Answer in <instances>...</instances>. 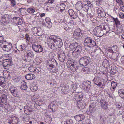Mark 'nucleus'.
I'll return each instance as SVG.
<instances>
[{
	"instance_id": "f257e3e1",
	"label": "nucleus",
	"mask_w": 124,
	"mask_h": 124,
	"mask_svg": "<svg viewBox=\"0 0 124 124\" xmlns=\"http://www.w3.org/2000/svg\"><path fill=\"white\" fill-rule=\"evenodd\" d=\"M104 25H100L96 27L93 30V33L98 37H101L105 34L107 31Z\"/></svg>"
},
{
	"instance_id": "f03ea898",
	"label": "nucleus",
	"mask_w": 124,
	"mask_h": 124,
	"mask_svg": "<svg viewBox=\"0 0 124 124\" xmlns=\"http://www.w3.org/2000/svg\"><path fill=\"white\" fill-rule=\"evenodd\" d=\"M84 44L85 46L89 47L96 46L95 42L90 37H87L85 38L84 41Z\"/></svg>"
},
{
	"instance_id": "7ed1b4c3",
	"label": "nucleus",
	"mask_w": 124,
	"mask_h": 124,
	"mask_svg": "<svg viewBox=\"0 0 124 124\" xmlns=\"http://www.w3.org/2000/svg\"><path fill=\"white\" fill-rule=\"evenodd\" d=\"M90 58L88 56H85L80 58L79 62L80 65L83 66H87L90 62Z\"/></svg>"
},
{
	"instance_id": "20e7f679",
	"label": "nucleus",
	"mask_w": 124,
	"mask_h": 124,
	"mask_svg": "<svg viewBox=\"0 0 124 124\" xmlns=\"http://www.w3.org/2000/svg\"><path fill=\"white\" fill-rule=\"evenodd\" d=\"M75 63V62L68 61L67 62V65L69 69L72 71H75L79 68V66Z\"/></svg>"
},
{
	"instance_id": "39448f33",
	"label": "nucleus",
	"mask_w": 124,
	"mask_h": 124,
	"mask_svg": "<svg viewBox=\"0 0 124 124\" xmlns=\"http://www.w3.org/2000/svg\"><path fill=\"white\" fill-rule=\"evenodd\" d=\"M8 94L7 92L4 91H2L1 93H0V103H5L7 102V100Z\"/></svg>"
},
{
	"instance_id": "423d86ee",
	"label": "nucleus",
	"mask_w": 124,
	"mask_h": 124,
	"mask_svg": "<svg viewBox=\"0 0 124 124\" xmlns=\"http://www.w3.org/2000/svg\"><path fill=\"white\" fill-rule=\"evenodd\" d=\"M57 56L60 62H63L65 61L66 56L63 50H60L58 52Z\"/></svg>"
},
{
	"instance_id": "0eeeda50",
	"label": "nucleus",
	"mask_w": 124,
	"mask_h": 124,
	"mask_svg": "<svg viewBox=\"0 0 124 124\" xmlns=\"http://www.w3.org/2000/svg\"><path fill=\"white\" fill-rule=\"evenodd\" d=\"M47 44L48 46L52 49L56 50L57 48V46L56 45L54 39H48Z\"/></svg>"
},
{
	"instance_id": "6e6552de",
	"label": "nucleus",
	"mask_w": 124,
	"mask_h": 124,
	"mask_svg": "<svg viewBox=\"0 0 124 124\" xmlns=\"http://www.w3.org/2000/svg\"><path fill=\"white\" fill-rule=\"evenodd\" d=\"M69 48L70 49L73 50L75 49L74 50L79 52L82 49V47L78 45V44L76 42L71 44L69 46Z\"/></svg>"
},
{
	"instance_id": "1a4fd4ad",
	"label": "nucleus",
	"mask_w": 124,
	"mask_h": 124,
	"mask_svg": "<svg viewBox=\"0 0 124 124\" xmlns=\"http://www.w3.org/2000/svg\"><path fill=\"white\" fill-rule=\"evenodd\" d=\"M12 64L11 59H6L4 60L3 62V65L4 68L7 69L9 68V67L11 66Z\"/></svg>"
},
{
	"instance_id": "9d476101",
	"label": "nucleus",
	"mask_w": 124,
	"mask_h": 124,
	"mask_svg": "<svg viewBox=\"0 0 124 124\" xmlns=\"http://www.w3.org/2000/svg\"><path fill=\"white\" fill-rule=\"evenodd\" d=\"M32 47L34 51L37 53L41 52L43 50V48L42 46L39 45L33 44Z\"/></svg>"
},
{
	"instance_id": "9b49d317",
	"label": "nucleus",
	"mask_w": 124,
	"mask_h": 124,
	"mask_svg": "<svg viewBox=\"0 0 124 124\" xmlns=\"http://www.w3.org/2000/svg\"><path fill=\"white\" fill-rule=\"evenodd\" d=\"M12 44L9 43L8 45H3V43H2L0 45V46L3 48V49L5 51H9L12 48Z\"/></svg>"
},
{
	"instance_id": "f8f14e48",
	"label": "nucleus",
	"mask_w": 124,
	"mask_h": 124,
	"mask_svg": "<svg viewBox=\"0 0 124 124\" xmlns=\"http://www.w3.org/2000/svg\"><path fill=\"white\" fill-rule=\"evenodd\" d=\"M101 107L103 109L106 110L108 108L107 106V102L104 99H101L100 102Z\"/></svg>"
},
{
	"instance_id": "ddd939ff",
	"label": "nucleus",
	"mask_w": 124,
	"mask_h": 124,
	"mask_svg": "<svg viewBox=\"0 0 124 124\" xmlns=\"http://www.w3.org/2000/svg\"><path fill=\"white\" fill-rule=\"evenodd\" d=\"M68 12L70 16L73 19H76L78 16L77 13L72 9H69Z\"/></svg>"
},
{
	"instance_id": "4468645a",
	"label": "nucleus",
	"mask_w": 124,
	"mask_h": 124,
	"mask_svg": "<svg viewBox=\"0 0 124 124\" xmlns=\"http://www.w3.org/2000/svg\"><path fill=\"white\" fill-rule=\"evenodd\" d=\"M55 64H46L47 67L50 69H51L53 72H55L58 71V66L56 65V66H55Z\"/></svg>"
},
{
	"instance_id": "2eb2a0df",
	"label": "nucleus",
	"mask_w": 124,
	"mask_h": 124,
	"mask_svg": "<svg viewBox=\"0 0 124 124\" xmlns=\"http://www.w3.org/2000/svg\"><path fill=\"white\" fill-rule=\"evenodd\" d=\"M97 13L99 16L104 17L106 16V13L101 8H99L97 10Z\"/></svg>"
},
{
	"instance_id": "dca6fc26",
	"label": "nucleus",
	"mask_w": 124,
	"mask_h": 124,
	"mask_svg": "<svg viewBox=\"0 0 124 124\" xmlns=\"http://www.w3.org/2000/svg\"><path fill=\"white\" fill-rule=\"evenodd\" d=\"M73 35L75 36H80L82 35V33H81V31L79 28L76 30L74 32Z\"/></svg>"
},
{
	"instance_id": "f3484780",
	"label": "nucleus",
	"mask_w": 124,
	"mask_h": 124,
	"mask_svg": "<svg viewBox=\"0 0 124 124\" xmlns=\"http://www.w3.org/2000/svg\"><path fill=\"white\" fill-rule=\"evenodd\" d=\"M74 118L76 121H79L83 120L85 118V116L83 115H79L75 116Z\"/></svg>"
},
{
	"instance_id": "a211bd4d",
	"label": "nucleus",
	"mask_w": 124,
	"mask_h": 124,
	"mask_svg": "<svg viewBox=\"0 0 124 124\" xmlns=\"http://www.w3.org/2000/svg\"><path fill=\"white\" fill-rule=\"evenodd\" d=\"M26 55L28 58L29 59H30L31 61L32 58L34 56V54L33 52L31 50H28L26 52Z\"/></svg>"
},
{
	"instance_id": "6ab92c4d",
	"label": "nucleus",
	"mask_w": 124,
	"mask_h": 124,
	"mask_svg": "<svg viewBox=\"0 0 124 124\" xmlns=\"http://www.w3.org/2000/svg\"><path fill=\"white\" fill-rule=\"evenodd\" d=\"M25 77L26 79L28 80H32L35 78V75L32 74H28L25 75Z\"/></svg>"
},
{
	"instance_id": "aec40b11",
	"label": "nucleus",
	"mask_w": 124,
	"mask_h": 124,
	"mask_svg": "<svg viewBox=\"0 0 124 124\" xmlns=\"http://www.w3.org/2000/svg\"><path fill=\"white\" fill-rule=\"evenodd\" d=\"M56 64L57 66H58V63L54 59L51 60H47L46 64L51 65V64Z\"/></svg>"
},
{
	"instance_id": "412c9836",
	"label": "nucleus",
	"mask_w": 124,
	"mask_h": 124,
	"mask_svg": "<svg viewBox=\"0 0 124 124\" xmlns=\"http://www.w3.org/2000/svg\"><path fill=\"white\" fill-rule=\"evenodd\" d=\"M82 50H81L80 52L77 50H74L72 53L73 56L74 58L77 59L78 58L79 56L80 53Z\"/></svg>"
},
{
	"instance_id": "4be33fe9",
	"label": "nucleus",
	"mask_w": 124,
	"mask_h": 124,
	"mask_svg": "<svg viewBox=\"0 0 124 124\" xmlns=\"http://www.w3.org/2000/svg\"><path fill=\"white\" fill-rule=\"evenodd\" d=\"M83 4L80 1L77 2L75 5V8L77 10H80L83 8Z\"/></svg>"
},
{
	"instance_id": "5701e85b",
	"label": "nucleus",
	"mask_w": 124,
	"mask_h": 124,
	"mask_svg": "<svg viewBox=\"0 0 124 124\" xmlns=\"http://www.w3.org/2000/svg\"><path fill=\"white\" fill-rule=\"evenodd\" d=\"M54 41H55V43L56 45L57 46V48H60L62 45V43L60 39L59 40H58L57 39H54Z\"/></svg>"
},
{
	"instance_id": "b1692460",
	"label": "nucleus",
	"mask_w": 124,
	"mask_h": 124,
	"mask_svg": "<svg viewBox=\"0 0 124 124\" xmlns=\"http://www.w3.org/2000/svg\"><path fill=\"white\" fill-rule=\"evenodd\" d=\"M8 15L7 14H5L1 18V21L5 23H7L8 20Z\"/></svg>"
},
{
	"instance_id": "393cba45",
	"label": "nucleus",
	"mask_w": 124,
	"mask_h": 124,
	"mask_svg": "<svg viewBox=\"0 0 124 124\" xmlns=\"http://www.w3.org/2000/svg\"><path fill=\"white\" fill-rule=\"evenodd\" d=\"M110 47H109L108 48V51H109V53H110L112 54L113 53H114V51H113V50H111V48H109ZM112 54H111V55H109V57L110 58V59H112L114 60H115L116 59L117 57V55H116L115 57H114L113 55L112 56Z\"/></svg>"
},
{
	"instance_id": "a878e982",
	"label": "nucleus",
	"mask_w": 124,
	"mask_h": 124,
	"mask_svg": "<svg viewBox=\"0 0 124 124\" xmlns=\"http://www.w3.org/2000/svg\"><path fill=\"white\" fill-rule=\"evenodd\" d=\"M18 119L15 117L11 118L10 120L9 123L10 124H16L18 123Z\"/></svg>"
},
{
	"instance_id": "bb28decb",
	"label": "nucleus",
	"mask_w": 124,
	"mask_h": 124,
	"mask_svg": "<svg viewBox=\"0 0 124 124\" xmlns=\"http://www.w3.org/2000/svg\"><path fill=\"white\" fill-rule=\"evenodd\" d=\"M13 19L17 21L16 23L18 25H20L23 23L22 20L20 17H14Z\"/></svg>"
},
{
	"instance_id": "cd10ccee",
	"label": "nucleus",
	"mask_w": 124,
	"mask_h": 124,
	"mask_svg": "<svg viewBox=\"0 0 124 124\" xmlns=\"http://www.w3.org/2000/svg\"><path fill=\"white\" fill-rule=\"evenodd\" d=\"M118 94L119 96L122 98L124 99V89H121L118 90Z\"/></svg>"
},
{
	"instance_id": "c85d7f7f",
	"label": "nucleus",
	"mask_w": 124,
	"mask_h": 124,
	"mask_svg": "<svg viewBox=\"0 0 124 124\" xmlns=\"http://www.w3.org/2000/svg\"><path fill=\"white\" fill-rule=\"evenodd\" d=\"M117 84V83L116 82L112 81L111 82L110 89L112 92L113 90L112 89V88L114 90L116 87Z\"/></svg>"
},
{
	"instance_id": "c756f323",
	"label": "nucleus",
	"mask_w": 124,
	"mask_h": 124,
	"mask_svg": "<svg viewBox=\"0 0 124 124\" xmlns=\"http://www.w3.org/2000/svg\"><path fill=\"white\" fill-rule=\"evenodd\" d=\"M81 71L85 74L88 73L90 72V69L88 67H85L83 68Z\"/></svg>"
},
{
	"instance_id": "7c9ffc66",
	"label": "nucleus",
	"mask_w": 124,
	"mask_h": 124,
	"mask_svg": "<svg viewBox=\"0 0 124 124\" xmlns=\"http://www.w3.org/2000/svg\"><path fill=\"white\" fill-rule=\"evenodd\" d=\"M13 95L16 97H18L19 96V93L18 89L14 92L12 94Z\"/></svg>"
},
{
	"instance_id": "2f4dec72",
	"label": "nucleus",
	"mask_w": 124,
	"mask_h": 124,
	"mask_svg": "<svg viewBox=\"0 0 124 124\" xmlns=\"http://www.w3.org/2000/svg\"><path fill=\"white\" fill-rule=\"evenodd\" d=\"M45 25L46 27L48 28H50L52 25V23L50 22L49 21L48 22H46L45 24Z\"/></svg>"
},
{
	"instance_id": "473e14b6",
	"label": "nucleus",
	"mask_w": 124,
	"mask_h": 124,
	"mask_svg": "<svg viewBox=\"0 0 124 124\" xmlns=\"http://www.w3.org/2000/svg\"><path fill=\"white\" fill-rule=\"evenodd\" d=\"M27 11L30 14H33L35 12V9L33 8H30L27 9Z\"/></svg>"
},
{
	"instance_id": "72a5a7b5",
	"label": "nucleus",
	"mask_w": 124,
	"mask_h": 124,
	"mask_svg": "<svg viewBox=\"0 0 124 124\" xmlns=\"http://www.w3.org/2000/svg\"><path fill=\"white\" fill-rule=\"evenodd\" d=\"M109 48H111L113 51H114V53H116L117 52V46L116 45H115L113 46H111Z\"/></svg>"
},
{
	"instance_id": "f704fd0d",
	"label": "nucleus",
	"mask_w": 124,
	"mask_h": 124,
	"mask_svg": "<svg viewBox=\"0 0 124 124\" xmlns=\"http://www.w3.org/2000/svg\"><path fill=\"white\" fill-rule=\"evenodd\" d=\"M27 86L26 85V83L24 82L21 86L20 88L22 90H26L27 88Z\"/></svg>"
},
{
	"instance_id": "c9c22d12",
	"label": "nucleus",
	"mask_w": 124,
	"mask_h": 124,
	"mask_svg": "<svg viewBox=\"0 0 124 124\" xmlns=\"http://www.w3.org/2000/svg\"><path fill=\"white\" fill-rule=\"evenodd\" d=\"M109 62L108 60H104L103 62V65H104L106 66V67L109 65Z\"/></svg>"
},
{
	"instance_id": "e433bc0d",
	"label": "nucleus",
	"mask_w": 124,
	"mask_h": 124,
	"mask_svg": "<svg viewBox=\"0 0 124 124\" xmlns=\"http://www.w3.org/2000/svg\"><path fill=\"white\" fill-rule=\"evenodd\" d=\"M17 89V88L11 86L10 87L9 90L12 94L16 90V89Z\"/></svg>"
},
{
	"instance_id": "4c0bfd02",
	"label": "nucleus",
	"mask_w": 124,
	"mask_h": 124,
	"mask_svg": "<svg viewBox=\"0 0 124 124\" xmlns=\"http://www.w3.org/2000/svg\"><path fill=\"white\" fill-rule=\"evenodd\" d=\"M32 29L31 30H32L34 34H37L39 32V31L38 28L34 27V28H32Z\"/></svg>"
},
{
	"instance_id": "58836bf2",
	"label": "nucleus",
	"mask_w": 124,
	"mask_h": 124,
	"mask_svg": "<svg viewBox=\"0 0 124 124\" xmlns=\"http://www.w3.org/2000/svg\"><path fill=\"white\" fill-rule=\"evenodd\" d=\"M89 8V6L86 4L83 6V8L85 11H88Z\"/></svg>"
},
{
	"instance_id": "ea45409f",
	"label": "nucleus",
	"mask_w": 124,
	"mask_h": 124,
	"mask_svg": "<svg viewBox=\"0 0 124 124\" xmlns=\"http://www.w3.org/2000/svg\"><path fill=\"white\" fill-rule=\"evenodd\" d=\"M64 122H65V124H73V121L71 119H67Z\"/></svg>"
},
{
	"instance_id": "a19ab883",
	"label": "nucleus",
	"mask_w": 124,
	"mask_h": 124,
	"mask_svg": "<svg viewBox=\"0 0 124 124\" xmlns=\"http://www.w3.org/2000/svg\"><path fill=\"white\" fill-rule=\"evenodd\" d=\"M85 107V105L83 104L82 102H81L79 103L78 105V107H79L80 108L83 109Z\"/></svg>"
},
{
	"instance_id": "79ce46f5",
	"label": "nucleus",
	"mask_w": 124,
	"mask_h": 124,
	"mask_svg": "<svg viewBox=\"0 0 124 124\" xmlns=\"http://www.w3.org/2000/svg\"><path fill=\"white\" fill-rule=\"evenodd\" d=\"M60 8H61V9L62 11L65 9V4L63 3L59 5Z\"/></svg>"
},
{
	"instance_id": "37998d69",
	"label": "nucleus",
	"mask_w": 124,
	"mask_h": 124,
	"mask_svg": "<svg viewBox=\"0 0 124 124\" xmlns=\"http://www.w3.org/2000/svg\"><path fill=\"white\" fill-rule=\"evenodd\" d=\"M7 85V83L6 81L2 82L1 83H0V85L3 87H5Z\"/></svg>"
},
{
	"instance_id": "c03bdc74",
	"label": "nucleus",
	"mask_w": 124,
	"mask_h": 124,
	"mask_svg": "<svg viewBox=\"0 0 124 124\" xmlns=\"http://www.w3.org/2000/svg\"><path fill=\"white\" fill-rule=\"evenodd\" d=\"M91 82L90 81H87L85 82V86L91 87Z\"/></svg>"
},
{
	"instance_id": "a18cd8bd",
	"label": "nucleus",
	"mask_w": 124,
	"mask_h": 124,
	"mask_svg": "<svg viewBox=\"0 0 124 124\" xmlns=\"http://www.w3.org/2000/svg\"><path fill=\"white\" fill-rule=\"evenodd\" d=\"M7 41L6 40L4 39V38L2 36H0V43H2L3 44Z\"/></svg>"
},
{
	"instance_id": "49530a36",
	"label": "nucleus",
	"mask_w": 124,
	"mask_h": 124,
	"mask_svg": "<svg viewBox=\"0 0 124 124\" xmlns=\"http://www.w3.org/2000/svg\"><path fill=\"white\" fill-rule=\"evenodd\" d=\"M89 107H92L93 109H95L96 108V104L94 103L90 104Z\"/></svg>"
},
{
	"instance_id": "de8ad7c7",
	"label": "nucleus",
	"mask_w": 124,
	"mask_h": 124,
	"mask_svg": "<svg viewBox=\"0 0 124 124\" xmlns=\"http://www.w3.org/2000/svg\"><path fill=\"white\" fill-rule=\"evenodd\" d=\"M113 19H114V20L116 24V25H119L120 24V22L119 21L118 19L117 18H113Z\"/></svg>"
},
{
	"instance_id": "09e8293b",
	"label": "nucleus",
	"mask_w": 124,
	"mask_h": 124,
	"mask_svg": "<svg viewBox=\"0 0 124 124\" xmlns=\"http://www.w3.org/2000/svg\"><path fill=\"white\" fill-rule=\"evenodd\" d=\"M49 108H50L53 109L54 108H55V105L54 103V102L51 103L49 105Z\"/></svg>"
},
{
	"instance_id": "8fccbe9b",
	"label": "nucleus",
	"mask_w": 124,
	"mask_h": 124,
	"mask_svg": "<svg viewBox=\"0 0 124 124\" xmlns=\"http://www.w3.org/2000/svg\"><path fill=\"white\" fill-rule=\"evenodd\" d=\"M49 108H50L53 109L54 108H55V105L54 103V102L51 103L49 105Z\"/></svg>"
},
{
	"instance_id": "3c124183",
	"label": "nucleus",
	"mask_w": 124,
	"mask_h": 124,
	"mask_svg": "<svg viewBox=\"0 0 124 124\" xmlns=\"http://www.w3.org/2000/svg\"><path fill=\"white\" fill-rule=\"evenodd\" d=\"M55 8L58 12H62V11L61 9V8H60L59 5L56 6Z\"/></svg>"
},
{
	"instance_id": "603ef678",
	"label": "nucleus",
	"mask_w": 124,
	"mask_h": 124,
	"mask_svg": "<svg viewBox=\"0 0 124 124\" xmlns=\"http://www.w3.org/2000/svg\"><path fill=\"white\" fill-rule=\"evenodd\" d=\"M24 110H26L28 111L29 112H31V110H30V108L29 106H25L24 107Z\"/></svg>"
},
{
	"instance_id": "864d4df0",
	"label": "nucleus",
	"mask_w": 124,
	"mask_h": 124,
	"mask_svg": "<svg viewBox=\"0 0 124 124\" xmlns=\"http://www.w3.org/2000/svg\"><path fill=\"white\" fill-rule=\"evenodd\" d=\"M99 78L96 77L94 78L93 80V81L94 83H95V82L98 83V82L99 81Z\"/></svg>"
},
{
	"instance_id": "5fc2aeb1",
	"label": "nucleus",
	"mask_w": 124,
	"mask_h": 124,
	"mask_svg": "<svg viewBox=\"0 0 124 124\" xmlns=\"http://www.w3.org/2000/svg\"><path fill=\"white\" fill-rule=\"evenodd\" d=\"M94 84L95 85H97L98 86L101 87H103V85L102 84L101 82H99L97 84V83H94Z\"/></svg>"
},
{
	"instance_id": "6e6d98bb",
	"label": "nucleus",
	"mask_w": 124,
	"mask_h": 124,
	"mask_svg": "<svg viewBox=\"0 0 124 124\" xmlns=\"http://www.w3.org/2000/svg\"><path fill=\"white\" fill-rule=\"evenodd\" d=\"M20 80V78L18 77H16L14 79V81L17 83L19 82Z\"/></svg>"
},
{
	"instance_id": "4d7b16f0",
	"label": "nucleus",
	"mask_w": 124,
	"mask_h": 124,
	"mask_svg": "<svg viewBox=\"0 0 124 124\" xmlns=\"http://www.w3.org/2000/svg\"><path fill=\"white\" fill-rule=\"evenodd\" d=\"M62 89L63 90V91L64 92L67 93L69 91V90L67 87H63Z\"/></svg>"
},
{
	"instance_id": "13d9d810",
	"label": "nucleus",
	"mask_w": 124,
	"mask_h": 124,
	"mask_svg": "<svg viewBox=\"0 0 124 124\" xmlns=\"http://www.w3.org/2000/svg\"><path fill=\"white\" fill-rule=\"evenodd\" d=\"M95 109H93V108L92 107H89V111L90 112L92 113V112H93L95 111Z\"/></svg>"
},
{
	"instance_id": "bf43d9fd",
	"label": "nucleus",
	"mask_w": 124,
	"mask_h": 124,
	"mask_svg": "<svg viewBox=\"0 0 124 124\" xmlns=\"http://www.w3.org/2000/svg\"><path fill=\"white\" fill-rule=\"evenodd\" d=\"M116 2L118 3H119L120 5H122L123 3L122 0H116Z\"/></svg>"
},
{
	"instance_id": "052dcab7",
	"label": "nucleus",
	"mask_w": 124,
	"mask_h": 124,
	"mask_svg": "<svg viewBox=\"0 0 124 124\" xmlns=\"http://www.w3.org/2000/svg\"><path fill=\"white\" fill-rule=\"evenodd\" d=\"M5 79L3 77H0V83L5 81Z\"/></svg>"
},
{
	"instance_id": "680f3d73",
	"label": "nucleus",
	"mask_w": 124,
	"mask_h": 124,
	"mask_svg": "<svg viewBox=\"0 0 124 124\" xmlns=\"http://www.w3.org/2000/svg\"><path fill=\"white\" fill-rule=\"evenodd\" d=\"M25 57H26L25 60V61L26 62H30L31 61L30 59H29L27 55L25 56Z\"/></svg>"
},
{
	"instance_id": "e2e57ef3",
	"label": "nucleus",
	"mask_w": 124,
	"mask_h": 124,
	"mask_svg": "<svg viewBox=\"0 0 124 124\" xmlns=\"http://www.w3.org/2000/svg\"><path fill=\"white\" fill-rule=\"evenodd\" d=\"M21 46L22 48V50H21V51L23 50V49H24L25 48V45L24 44H23L22 45H21Z\"/></svg>"
},
{
	"instance_id": "0e129e2a",
	"label": "nucleus",
	"mask_w": 124,
	"mask_h": 124,
	"mask_svg": "<svg viewBox=\"0 0 124 124\" xmlns=\"http://www.w3.org/2000/svg\"><path fill=\"white\" fill-rule=\"evenodd\" d=\"M54 1L53 0H48L47 2H46V3H49L52 4L54 2Z\"/></svg>"
},
{
	"instance_id": "69168bd1",
	"label": "nucleus",
	"mask_w": 124,
	"mask_h": 124,
	"mask_svg": "<svg viewBox=\"0 0 124 124\" xmlns=\"http://www.w3.org/2000/svg\"><path fill=\"white\" fill-rule=\"evenodd\" d=\"M119 16L121 18H123L124 17V14L122 13H120L119 14Z\"/></svg>"
},
{
	"instance_id": "338daca9",
	"label": "nucleus",
	"mask_w": 124,
	"mask_h": 124,
	"mask_svg": "<svg viewBox=\"0 0 124 124\" xmlns=\"http://www.w3.org/2000/svg\"><path fill=\"white\" fill-rule=\"evenodd\" d=\"M25 37L26 38V40L28 41L30 39V37H29L27 35H25Z\"/></svg>"
},
{
	"instance_id": "774afa93",
	"label": "nucleus",
	"mask_w": 124,
	"mask_h": 124,
	"mask_svg": "<svg viewBox=\"0 0 124 124\" xmlns=\"http://www.w3.org/2000/svg\"><path fill=\"white\" fill-rule=\"evenodd\" d=\"M79 15L80 16H81L82 17H84V16L85 15H84L82 12H79Z\"/></svg>"
}]
</instances>
